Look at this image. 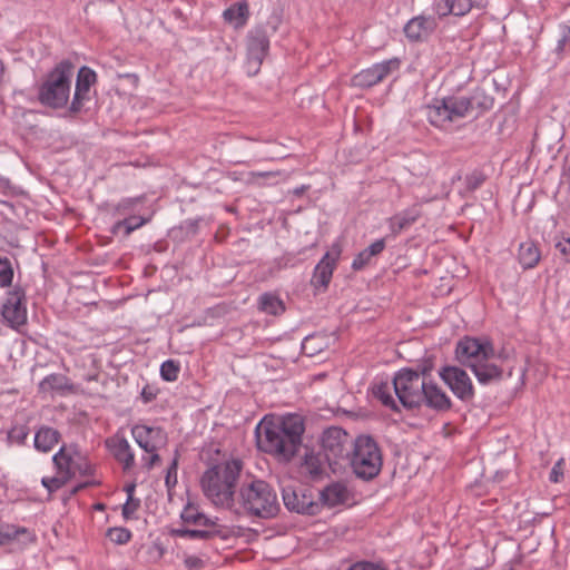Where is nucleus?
Returning a JSON list of instances; mask_svg holds the SVG:
<instances>
[{
	"label": "nucleus",
	"instance_id": "1",
	"mask_svg": "<svg viewBox=\"0 0 570 570\" xmlns=\"http://www.w3.org/2000/svg\"><path fill=\"white\" fill-rule=\"evenodd\" d=\"M304 430L303 420L298 415L285 416L279 423L258 424V448L278 460L289 461L302 444Z\"/></svg>",
	"mask_w": 570,
	"mask_h": 570
},
{
	"label": "nucleus",
	"instance_id": "2",
	"mask_svg": "<svg viewBox=\"0 0 570 570\" xmlns=\"http://www.w3.org/2000/svg\"><path fill=\"white\" fill-rule=\"evenodd\" d=\"M494 106V97L483 87H476L470 96H448L434 98L430 104V125L446 128L456 119L464 118L470 111L476 110L475 118L490 111Z\"/></svg>",
	"mask_w": 570,
	"mask_h": 570
},
{
	"label": "nucleus",
	"instance_id": "3",
	"mask_svg": "<svg viewBox=\"0 0 570 570\" xmlns=\"http://www.w3.org/2000/svg\"><path fill=\"white\" fill-rule=\"evenodd\" d=\"M242 470L240 460L226 461L207 469L200 479L204 495L216 507L232 509Z\"/></svg>",
	"mask_w": 570,
	"mask_h": 570
},
{
	"label": "nucleus",
	"instance_id": "4",
	"mask_svg": "<svg viewBox=\"0 0 570 570\" xmlns=\"http://www.w3.org/2000/svg\"><path fill=\"white\" fill-rule=\"evenodd\" d=\"M75 65L69 59L58 62L48 71L37 89L38 101L51 109H61L68 105L72 79L75 76Z\"/></svg>",
	"mask_w": 570,
	"mask_h": 570
},
{
	"label": "nucleus",
	"instance_id": "5",
	"mask_svg": "<svg viewBox=\"0 0 570 570\" xmlns=\"http://www.w3.org/2000/svg\"><path fill=\"white\" fill-rule=\"evenodd\" d=\"M345 463H348L356 478L364 481L373 480L383 465L381 449L372 436L360 435L354 440Z\"/></svg>",
	"mask_w": 570,
	"mask_h": 570
},
{
	"label": "nucleus",
	"instance_id": "6",
	"mask_svg": "<svg viewBox=\"0 0 570 570\" xmlns=\"http://www.w3.org/2000/svg\"><path fill=\"white\" fill-rule=\"evenodd\" d=\"M239 503L249 513L263 519L275 517L279 502L274 489L263 480H254L239 489Z\"/></svg>",
	"mask_w": 570,
	"mask_h": 570
},
{
	"label": "nucleus",
	"instance_id": "7",
	"mask_svg": "<svg viewBox=\"0 0 570 570\" xmlns=\"http://www.w3.org/2000/svg\"><path fill=\"white\" fill-rule=\"evenodd\" d=\"M428 366L423 365L421 373L403 368L393 379V391L400 403L409 410L416 409L428 401L425 373Z\"/></svg>",
	"mask_w": 570,
	"mask_h": 570
},
{
	"label": "nucleus",
	"instance_id": "8",
	"mask_svg": "<svg viewBox=\"0 0 570 570\" xmlns=\"http://www.w3.org/2000/svg\"><path fill=\"white\" fill-rule=\"evenodd\" d=\"M354 440L338 426H331L323 432L321 446L325 461L333 472L341 469L347 461Z\"/></svg>",
	"mask_w": 570,
	"mask_h": 570
},
{
	"label": "nucleus",
	"instance_id": "9",
	"mask_svg": "<svg viewBox=\"0 0 570 570\" xmlns=\"http://www.w3.org/2000/svg\"><path fill=\"white\" fill-rule=\"evenodd\" d=\"M454 354L462 366L471 370L482 361H491L495 356V350L492 341L487 336L465 335L458 341Z\"/></svg>",
	"mask_w": 570,
	"mask_h": 570
},
{
	"label": "nucleus",
	"instance_id": "10",
	"mask_svg": "<svg viewBox=\"0 0 570 570\" xmlns=\"http://www.w3.org/2000/svg\"><path fill=\"white\" fill-rule=\"evenodd\" d=\"M58 474L63 476L66 481H70L77 473L80 475H90L92 466L87 458L79 451L77 445L61 446L52 456Z\"/></svg>",
	"mask_w": 570,
	"mask_h": 570
},
{
	"label": "nucleus",
	"instance_id": "11",
	"mask_svg": "<svg viewBox=\"0 0 570 570\" xmlns=\"http://www.w3.org/2000/svg\"><path fill=\"white\" fill-rule=\"evenodd\" d=\"M247 72L248 75H256L268 53L269 49V33L263 26H257L252 29L247 35Z\"/></svg>",
	"mask_w": 570,
	"mask_h": 570
},
{
	"label": "nucleus",
	"instance_id": "12",
	"mask_svg": "<svg viewBox=\"0 0 570 570\" xmlns=\"http://www.w3.org/2000/svg\"><path fill=\"white\" fill-rule=\"evenodd\" d=\"M1 316L16 331H20L27 324L26 293L22 287L14 286L8 292L1 307Z\"/></svg>",
	"mask_w": 570,
	"mask_h": 570
},
{
	"label": "nucleus",
	"instance_id": "13",
	"mask_svg": "<svg viewBox=\"0 0 570 570\" xmlns=\"http://www.w3.org/2000/svg\"><path fill=\"white\" fill-rule=\"evenodd\" d=\"M440 377L460 401L469 403L474 399L472 380L463 368L446 365L440 371Z\"/></svg>",
	"mask_w": 570,
	"mask_h": 570
},
{
	"label": "nucleus",
	"instance_id": "14",
	"mask_svg": "<svg viewBox=\"0 0 570 570\" xmlns=\"http://www.w3.org/2000/svg\"><path fill=\"white\" fill-rule=\"evenodd\" d=\"M97 82V73L89 67L82 66L76 78L75 94L69 106V112L77 115L82 111L86 104L91 100L90 91Z\"/></svg>",
	"mask_w": 570,
	"mask_h": 570
},
{
	"label": "nucleus",
	"instance_id": "15",
	"mask_svg": "<svg viewBox=\"0 0 570 570\" xmlns=\"http://www.w3.org/2000/svg\"><path fill=\"white\" fill-rule=\"evenodd\" d=\"M400 60L396 58L375 63L372 67L356 73L353 79V86L360 88H371L385 79L392 71L397 70Z\"/></svg>",
	"mask_w": 570,
	"mask_h": 570
},
{
	"label": "nucleus",
	"instance_id": "16",
	"mask_svg": "<svg viewBox=\"0 0 570 570\" xmlns=\"http://www.w3.org/2000/svg\"><path fill=\"white\" fill-rule=\"evenodd\" d=\"M212 525H195V529L180 528L174 530V534L178 538L212 541L215 539L228 540L233 531L218 522H212Z\"/></svg>",
	"mask_w": 570,
	"mask_h": 570
},
{
	"label": "nucleus",
	"instance_id": "17",
	"mask_svg": "<svg viewBox=\"0 0 570 570\" xmlns=\"http://www.w3.org/2000/svg\"><path fill=\"white\" fill-rule=\"evenodd\" d=\"M131 434L137 444L145 452L158 451L167 443V434L161 428H154L144 424L132 426Z\"/></svg>",
	"mask_w": 570,
	"mask_h": 570
},
{
	"label": "nucleus",
	"instance_id": "18",
	"mask_svg": "<svg viewBox=\"0 0 570 570\" xmlns=\"http://www.w3.org/2000/svg\"><path fill=\"white\" fill-rule=\"evenodd\" d=\"M283 501L285 507L297 513L314 515L318 512V504L313 501L311 495L303 491L287 487L283 489Z\"/></svg>",
	"mask_w": 570,
	"mask_h": 570
},
{
	"label": "nucleus",
	"instance_id": "19",
	"mask_svg": "<svg viewBox=\"0 0 570 570\" xmlns=\"http://www.w3.org/2000/svg\"><path fill=\"white\" fill-rule=\"evenodd\" d=\"M341 255L338 246H333L331 252H327L314 269L312 284L315 287L326 288L331 282L336 261Z\"/></svg>",
	"mask_w": 570,
	"mask_h": 570
},
{
	"label": "nucleus",
	"instance_id": "20",
	"mask_svg": "<svg viewBox=\"0 0 570 570\" xmlns=\"http://www.w3.org/2000/svg\"><path fill=\"white\" fill-rule=\"evenodd\" d=\"M472 8H483L482 0H440L434 6L435 13L440 18L450 14L463 17L469 13Z\"/></svg>",
	"mask_w": 570,
	"mask_h": 570
},
{
	"label": "nucleus",
	"instance_id": "21",
	"mask_svg": "<svg viewBox=\"0 0 570 570\" xmlns=\"http://www.w3.org/2000/svg\"><path fill=\"white\" fill-rule=\"evenodd\" d=\"M35 540V534L28 528L0 522V544H8L14 541L28 544Z\"/></svg>",
	"mask_w": 570,
	"mask_h": 570
},
{
	"label": "nucleus",
	"instance_id": "22",
	"mask_svg": "<svg viewBox=\"0 0 570 570\" xmlns=\"http://www.w3.org/2000/svg\"><path fill=\"white\" fill-rule=\"evenodd\" d=\"M106 445L112 452L115 459L120 462L124 470H129L135 464V454L125 438H111L106 441Z\"/></svg>",
	"mask_w": 570,
	"mask_h": 570
},
{
	"label": "nucleus",
	"instance_id": "23",
	"mask_svg": "<svg viewBox=\"0 0 570 570\" xmlns=\"http://www.w3.org/2000/svg\"><path fill=\"white\" fill-rule=\"evenodd\" d=\"M478 382L488 385L500 382L503 377V368L491 361H482L471 368Z\"/></svg>",
	"mask_w": 570,
	"mask_h": 570
},
{
	"label": "nucleus",
	"instance_id": "24",
	"mask_svg": "<svg viewBox=\"0 0 570 570\" xmlns=\"http://www.w3.org/2000/svg\"><path fill=\"white\" fill-rule=\"evenodd\" d=\"M59 431L50 426H41L35 434V448L40 452H49L59 442Z\"/></svg>",
	"mask_w": 570,
	"mask_h": 570
},
{
	"label": "nucleus",
	"instance_id": "25",
	"mask_svg": "<svg viewBox=\"0 0 570 570\" xmlns=\"http://www.w3.org/2000/svg\"><path fill=\"white\" fill-rule=\"evenodd\" d=\"M393 382H374L372 385V394L373 396L379 400L382 405L385 407L392 410V411H399L397 403L393 396Z\"/></svg>",
	"mask_w": 570,
	"mask_h": 570
},
{
	"label": "nucleus",
	"instance_id": "26",
	"mask_svg": "<svg viewBox=\"0 0 570 570\" xmlns=\"http://www.w3.org/2000/svg\"><path fill=\"white\" fill-rule=\"evenodd\" d=\"M223 17L225 21L233 24L235 28L244 27L249 17L247 2L242 1L234 3L224 11Z\"/></svg>",
	"mask_w": 570,
	"mask_h": 570
},
{
	"label": "nucleus",
	"instance_id": "27",
	"mask_svg": "<svg viewBox=\"0 0 570 570\" xmlns=\"http://www.w3.org/2000/svg\"><path fill=\"white\" fill-rule=\"evenodd\" d=\"M322 500L328 507L344 503L348 499V491L342 483H333L326 487L321 493Z\"/></svg>",
	"mask_w": 570,
	"mask_h": 570
},
{
	"label": "nucleus",
	"instance_id": "28",
	"mask_svg": "<svg viewBox=\"0 0 570 570\" xmlns=\"http://www.w3.org/2000/svg\"><path fill=\"white\" fill-rule=\"evenodd\" d=\"M180 518L185 524L191 525H212L217 519L208 518L199 508L193 503H187L181 511Z\"/></svg>",
	"mask_w": 570,
	"mask_h": 570
},
{
	"label": "nucleus",
	"instance_id": "29",
	"mask_svg": "<svg viewBox=\"0 0 570 570\" xmlns=\"http://www.w3.org/2000/svg\"><path fill=\"white\" fill-rule=\"evenodd\" d=\"M518 259L524 269L533 268L540 261V250L533 242L520 244Z\"/></svg>",
	"mask_w": 570,
	"mask_h": 570
},
{
	"label": "nucleus",
	"instance_id": "30",
	"mask_svg": "<svg viewBox=\"0 0 570 570\" xmlns=\"http://www.w3.org/2000/svg\"><path fill=\"white\" fill-rule=\"evenodd\" d=\"M259 309L269 315H279L285 311L283 301L273 293H264L258 299Z\"/></svg>",
	"mask_w": 570,
	"mask_h": 570
},
{
	"label": "nucleus",
	"instance_id": "31",
	"mask_svg": "<svg viewBox=\"0 0 570 570\" xmlns=\"http://www.w3.org/2000/svg\"><path fill=\"white\" fill-rule=\"evenodd\" d=\"M452 407V401L448 394L436 384L430 382V409L446 412Z\"/></svg>",
	"mask_w": 570,
	"mask_h": 570
},
{
	"label": "nucleus",
	"instance_id": "32",
	"mask_svg": "<svg viewBox=\"0 0 570 570\" xmlns=\"http://www.w3.org/2000/svg\"><path fill=\"white\" fill-rule=\"evenodd\" d=\"M405 36L411 41H421L428 36L426 19L423 16L411 19L404 27Z\"/></svg>",
	"mask_w": 570,
	"mask_h": 570
},
{
	"label": "nucleus",
	"instance_id": "33",
	"mask_svg": "<svg viewBox=\"0 0 570 570\" xmlns=\"http://www.w3.org/2000/svg\"><path fill=\"white\" fill-rule=\"evenodd\" d=\"M325 458L321 454H306L303 463V469L312 478H318L325 472Z\"/></svg>",
	"mask_w": 570,
	"mask_h": 570
},
{
	"label": "nucleus",
	"instance_id": "34",
	"mask_svg": "<svg viewBox=\"0 0 570 570\" xmlns=\"http://www.w3.org/2000/svg\"><path fill=\"white\" fill-rule=\"evenodd\" d=\"M283 176V179H287V175L277 170V171H250L248 174L247 183L253 186L264 187L273 185L269 180Z\"/></svg>",
	"mask_w": 570,
	"mask_h": 570
},
{
	"label": "nucleus",
	"instance_id": "35",
	"mask_svg": "<svg viewBox=\"0 0 570 570\" xmlns=\"http://www.w3.org/2000/svg\"><path fill=\"white\" fill-rule=\"evenodd\" d=\"M148 219L140 216H130L122 220L117 222L112 227V233H117L121 228L125 229V236H129L134 230L144 226Z\"/></svg>",
	"mask_w": 570,
	"mask_h": 570
},
{
	"label": "nucleus",
	"instance_id": "36",
	"mask_svg": "<svg viewBox=\"0 0 570 570\" xmlns=\"http://www.w3.org/2000/svg\"><path fill=\"white\" fill-rule=\"evenodd\" d=\"M67 386V377L62 374H50L39 384L42 392L61 391Z\"/></svg>",
	"mask_w": 570,
	"mask_h": 570
},
{
	"label": "nucleus",
	"instance_id": "37",
	"mask_svg": "<svg viewBox=\"0 0 570 570\" xmlns=\"http://www.w3.org/2000/svg\"><path fill=\"white\" fill-rule=\"evenodd\" d=\"M420 212L416 208L411 209L402 215L394 216L392 218V228L394 232H401L409 227L419 217Z\"/></svg>",
	"mask_w": 570,
	"mask_h": 570
},
{
	"label": "nucleus",
	"instance_id": "38",
	"mask_svg": "<svg viewBox=\"0 0 570 570\" xmlns=\"http://www.w3.org/2000/svg\"><path fill=\"white\" fill-rule=\"evenodd\" d=\"M13 279V267L8 257L0 256V286H10Z\"/></svg>",
	"mask_w": 570,
	"mask_h": 570
},
{
	"label": "nucleus",
	"instance_id": "39",
	"mask_svg": "<svg viewBox=\"0 0 570 570\" xmlns=\"http://www.w3.org/2000/svg\"><path fill=\"white\" fill-rule=\"evenodd\" d=\"M179 371L180 366L177 361L167 360L160 366V376L167 382H174L178 379Z\"/></svg>",
	"mask_w": 570,
	"mask_h": 570
},
{
	"label": "nucleus",
	"instance_id": "40",
	"mask_svg": "<svg viewBox=\"0 0 570 570\" xmlns=\"http://www.w3.org/2000/svg\"><path fill=\"white\" fill-rule=\"evenodd\" d=\"M560 29V38L554 48V53L558 58H562L567 46H570V26L567 23H562L559 26Z\"/></svg>",
	"mask_w": 570,
	"mask_h": 570
},
{
	"label": "nucleus",
	"instance_id": "41",
	"mask_svg": "<svg viewBox=\"0 0 570 570\" xmlns=\"http://www.w3.org/2000/svg\"><path fill=\"white\" fill-rule=\"evenodd\" d=\"M178 460H179V451L176 449L174 459L170 463V465L167 469L166 476H165V484L170 491L175 488L177 484V470H178Z\"/></svg>",
	"mask_w": 570,
	"mask_h": 570
},
{
	"label": "nucleus",
	"instance_id": "42",
	"mask_svg": "<svg viewBox=\"0 0 570 570\" xmlns=\"http://www.w3.org/2000/svg\"><path fill=\"white\" fill-rule=\"evenodd\" d=\"M28 434H29V429L27 425H14L8 432V440L10 443L21 445L27 440Z\"/></svg>",
	"mask_w": 570,
	"mask_h": 570
},
{
	"label": "nucleus",
	"instance_id": "43",
	"mask_svg": "<svg viewBox=\"0 0 570 570\" xmlns=\"http://www.w3.org/2000/svg\"><path fill=\"white\" fill-rule=\"evenodd\" d=\"M487 176L481 170H473L465 176V187L469 191H474L482 186Z\"/></svg>",
	"mask_w": 570,
	"mask_h": 570
},
{
	"label": "nucleus",
	"instance_id": "44",
	"mask_svg": "<svg viewBox=\"0 0 570 570\" xmlns=\"http://www.w3.org/2000/svg\"><path fill=\"white\" fill-rule=\"evenodd\" d=\"M107 537L117 544H125L131 538V532L125 528H111L107 532Z\"/></svg>",
	"mask_w": 570,
	"mask_h": 570
},
{
	"label": "nucleus",
	"instance_id": "45",
	"mask_svg": "<svg viewBox=\"0 0 570 570\" xmlns=\"http://www.w3.org/2000/svg\"><path fill=\"white\" fill-rule=\"evenodd\" d=\"M68 483L63 476L56 474L55 476H45L41 479V484L48 490L49 493L56 492Z\"/></svg>",
	"mask_w": 570,
	"mask_h": 570
},
{
	"label": "nucleus",
	"instance_id": "46",
	"mask_svg": "<svg viewBox=\"0 0 570 570\" xmlns=\"http://www.w3.org/2000/svg\"><path fill=\"white\" fill-rule=\"evenodd\" d=\"M140 505V501L138 499H134L129 495L126 503L122 507V517L126 520L132 519L135 517L136 511Z\"/></svg>",
	"mask_w": 570,
	"mask_h": 570
},
{
	"label": "nucleus",
	"instance_id": "47",
	"mask_svg": "<svg viewBox=\"0 0 570 570\" xmlns=\"http://www.w3.org/2000/svg\"><path fill=\"white\" fill-rule=\"evenodd\" d=\"M373 255H370L368 250L364 249L361 253H358V255L354 258L352 263V268L354 271H361L370 264Z\"/></svg>",
	"mask_w": 570,
	"mask_h": 570
},
{
	"label": "nucleus",
	"instance_id": "48",
	"mask_svg": "<svg viewBox=\"0 0 570 570\" xmlns=\"http://www.w3.org/2000/svg\"><path fill=\"white\" fill-rule=\"evenodd\" d=\"M563 464L564 460L560 459L554 463L552 466L550 474H549V481L552 483H559L563 480Z\"/></svg>",
	"mask_w": 570,
	"mask_h": 570
},
{
	"label": "nucleus",
	"instance_id": "49",
	"mask_svg": "<svg viewBox=\"0 0 570 570\" xmlns=\"http://www.w3.org/2000/svg\"><path fill=\"white\" fill-rule=\"evenodd\" d=\"M184 563L186 568H188L189 570H199L203 569L205 566L204 560L196 556L186 557Z\"/></svg>",
	"mask_w": 570,
	"mask_h": 570
},
{
	"label": "nucleus",
	"instance_id": "50",
	"mask_svg": "<svg viewBox=\"0 0 570 570\" xmlns=\"http://www.w3.org/2000/svg\"><path fill=\"white\" fill-rule=\"evenodd\" d=\"M139 202L138 198H126L118 203L116 206V210L119 213H125L131 208Z\"/></svg>",
	"mask_w": 570,
	"mask_h": 570
},
{
	"label": "nucleus",
	"instance_id": "51",
	"mask_svg": "<svg viewBox=\"0 0 570 570\" xmlns=\"http://www.w3.org/2000/svg\"><path fill=\"white\" fill-rule=\"evenodd\" d=\"M347 570H385V569L380 567L379 564L363 561V562H357V563L351 566Z\"/></svg>",
	"mask_w": 570,
	"mask_h": 570
},
{
	"label": "nucleus",
	"instance_id": "52",
	"mask_svg": "<svg viewBox=\"0 0 570 570\" xmlns=\"http://www.w3.org/2000/svg\"><path fill=\"white\" fill-rule=\"evenodd\" d=\"M150 455L148 458H142L145 461V465L148 470L153 469L155 465L159 464L161 459L157 451L148 452Z\"/></svg>",
	"mask_w": 570,
	"mask_h": 570
},
{
	"label": "nucleus",
	"instance_id": "53",
	"mask_svg": "<svg viewBox=\"0 0 570 570\" xmlns=\"http://www.w3.org/2000/svg\"><path fill=\"white\" fill-rule=\"evenodd\" d=\"M384 247H385L384 239H377L373 244H371L366 249L368 250L370 255H373V257H374V256L379 255L380 253H382Z\"/></svg>",
	"mask_w": 570,
	"mask_h": 570
},
{
	"label": "nucleus",
	"instance_id": "54",
	"mask_svg": "<svg viewBox=\"0 0 570 570\" xmlns=\"http://www.w3.org/2000/svg\"><path fill=\"white\" fill-rule=\"evenodd\" d=\"M556 248L567 257V261H570V238L564 242H558L556 244Z\"/></svg>",
	"mask_w": 570,
	"mask_h": 570
},
{
	"label": "nucleus",
	"instance_id": "55",
	"mask_svg": "<svg viewBox=\"0 0 570 570\" xmlns=\"http://www.w3.org/2000/svg\"><path fill=\"white\" fill-rule=\"evenodd\" d=\"M141 399L145 403L151 402L154 399H156V392L150 386H145L141 391Z\"/></svg>",
	"mask_w": 570,
	"mask_h": 570
},
{
	"label": "nucleus",
	"instance_id": "56",
	"mask_svg": "<svg viewBox=\"0 0 570 570\" xmlns=\"http://www.w3.org/2000/svg\"><path fill=\"white\" fill-rule=\"evenodd\" d=\"M308 189V186L302 185L293 190V194L296 196H302L306 190Z\"/></svg>",
	"mask_w": 570,
	"mask_h": 570
},
{
	"label": "nucleus",
	"instance_id": "57",
	"mask_svg": "<svg viewBox=\"0 0 570 570\" xmlns=\"http://www.w3.org/2000/svg\"><path fill=\"white\" fill-rule=\"evenodd\" d=\"M91 484H94V483L92 482L80 483V484H78L77 487L73 488L72 493L73 494L78 493L80 490H82V489H85V488H87L88 485H91Z\"/></svg>",
	"mask_w": 570,
	"mask_h": 570
},
{
	"label": "nucleus",
	"instance_id": "58",
	"mask_svg": "<svg viewBox=\"0 0 570 570\" xmlns=\"http://www.w3.org/2000/svg\"><path fill=\"white\" fill-rule=\"evenodd\" d=\"M135 488L136 485L134 483L126 485L125 491L127 492L128 497L130 495L132 498Z\"/></svg>",
	"mask_w": 570,
	"mask_h": 570
},
{
	"label": "nucleus",
	"instance_id": "59",
	"mask_svg": "<svg viewBox=\"0 0 570 570\" xmlns=\"http://www.w3.org/2000/svg\"><path fill=\"white\" fill-rule=\"evenodd\" d=\"M271 29H272V32L274 33L277 30V24L276 23L271 24Z\"/></svg>",
	"mask_w": 570,
	"mask_h": 570
},
{
	"label": "nucleus",
	"instance_id": "60",
	"mask_svg": "<svg viewBox=\"0 0 570 570\" xmlns=\"http://www.w3.org/2000/svg\"><path fill=\"white\" fill-rule=\"evenodd\" d=\"M308 338H306V341L303 343V350H306L307 348V343H308Z\"/></svg>",
	"mask_w": 570,
	"mask_h": 570
},
{
	"label": "nucleus",
	"instance_id": "61",
	"mask_svg": "<svg viewBox=\"0 0 570 570\" xmlns=\"http://www.w3.org/2000/svg\"><path fill=\"white\" fill-rule=\"evenodd\" d=\"M96 509H97V510H102V509H104V504L98 503V504L96 505Z\"/></svg>",
	"mask_w": 570,
	"mask_h": 570
},
{
	"label": "nucleus",
	"instance_id": "62",
	"mask_svg": "<svg viewBox=\"0 0 570 570\" xmlns=\"http://www.w3.org/2000/svg\"><path fill=\"white\" fill-rule=\"evenodd\" d=\"M567 176H568V177H569V179H570V165H569V166H568V168H567Z\"/></svg>",
	"mask_w": 570,
	"mask_h": 570
},
{
	"label": "nucleus",
	"instance_id": "63",
	"mask_svg": "<svg viewBox=\"0 0 570 570\" xmlns=\"http://www.w3.org/2000/svg\"><path fill=\"white\" fill-rule=\"evenodd\" d=\"M508 570H514V568H513L512 566H510V567L508 568Z\"/></svg>",
	"mask_w": 570,
	"mask_h": 570
}]
</instances>
